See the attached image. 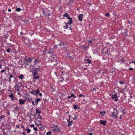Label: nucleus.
I'll return each instance as SVG.
<instances>
[{
	"instance_id": "obj_1",
	"label": "nucleus",
	"mask_w": 135,
	"mask_h": 135,
	"mask_svg": "<svg viewBox=\"0 0 135 135\" xmlns=\"http://www.w3.org/2000/svg\"><path fill=\"white\" fill-rule=\"evenodd\" d=\"M64 17H68V19L69 20V23L71 26V25L72 23V19L71 18L69 17V15L68 13H65L63 16Z\"/></svg>"
},
{
	"instance_id": "obj_2",
	"label": "nucleus",
	"mask_w": 135,
	"mask_h": 135,
	"mask_svg": "<svg viewBox=\"0 0 135 135\" xmlns=\"http://www.w3.org/2000/svg\"><path fill=\"white\" fill-rule=\"evenodd\" d=\"M38 70V68H34L31 70V71L33 73V76H34V75H36L38 74L37 73V71Z\"/></svg>"
},
{
	"instance_id": "obj_3",
	"label": "nucleus",
	"mask_w": 135,
	"mask_h": 135,
	"mask_svg": "<svg viewBox=\"0 0 135 135\" xmlns=\"http://www.w3.org/2000/svg\"><path fill=\"white\" fill-rule=\"evenodd\" d=\"M47 61L48 62H51V63H53L54 62H56V60L55 59L54 57L53 56H50L49 60Z\"/></svg>"
},
{
	"instance_id": "obj_4",
	"label": "nucleus",
	"mask_w": 135,
	"mask_h": 135,
	"mask_svg": "<svg viewBox=\"0 0 135 135\" xmlns=\"http://www.w3.org/2000/svg\"><path fill=\"white\" fill-rule=\"evenodd\" d=\"M32 59L31 57L29 58L26 57L24 60L25 61L31 63L32 61Z\"/></svg>"
},
{
	"instance_id": "obj_5",
	"label": "nucleus",
	"mask_w": 135,
	"mask_h": 135,
	"mask_svg": "<svg viewBox=\"0 0 135 135\" xmlns=\"http://www.w3.org/2000/svg\"><path fill=\"white\" fill-rule=\"evenodd\" d=\"M83 15L82 14L79 15L78 16V19L80 21H82L83 20Z\"/></svg>"
},
{
	"instance_id": "obj_6",
	"label": "nucleus",
	"mask_w": 135,
	"mask_h": 135,
	"mask_svg": "<svg viewBox=\"0 0 135 135\" xmlns=\"http://www.w3.org/2000/svg\"><path fill=\"white\" fill-rule=\"evenodd\" d=\"M99 123L100 124H102L104 126H105V124L107 123V122L105 120H101L100 121Z\"/></svg>"
},
{
	"instance_id": "obj_7",
	"label": "nucleus",
	"mask_w": 135,
	"mask_h": 135,
	"mask_svg": "<svg viewBox=\"0 0 135 135\" xmlns=\"http://www.w3.org/2000/svg\"><path fill=\"white\" fill-rule=\"evenodd\" d=\"M31 93L33 94H34L35 96H36V97H37L38 96V95L35 92V90H33L31 91H30V92Z\"/></svg>"
},
{
	"instance_id": "obj_8",
	"label": "nucleus",
	"mask_w": 135,
	"mask_h": 135,
	"mask_svg": "<svg viewBox=\"0 0 135 135\" xmlns=\"http://www.w3.org/2000/svg\"><path fill=\"white\" fill-rule=\"evenodd\" d=\"M67 120L68 122H69V123L68 124V127H70L71 126L72 124V121H71L70 120H69V119H67Z\"/></svg>"
},
{
	"instance_id": "obj_9",
	"label": "nucleus",
	"mask_w": 135,
	"mask_h": 135,
	"mask_svg": "<svg viewBox=\"0 0 135 135\" xmlns=\"http://www.w3.org/2000/svg\"><path fill=\"white\" fill-rule=\"evenodd\" d=\"M48 54H53L54 53V51L53 50H52L51 49H50L48 51Z\"/></svg>"
},
{
	"instance_id": "obj_10",
	"label": "nucleus",
	"mask_w": 135,
	"mask_h": 135,
	"mask_svg": "<svg viewBox=\"0 0 135 135\" xmlns=\"http://www.w3.org/2000/svg\"><path fill=\"white\" fill-rule=\"evenodd\" d=\"M19 104L21 105H22L24 104V102L21 99H19L18 100Z\"/></svg>"
},
{
	"instance_id": "obj_11",
	"label": "nucleus",
	"mask_w": 135,
	"mask_h": 135,
	"mask_svg": "<svg viewBox=\"0 0 135 135\" xmlns=\"http://www.w3.org/2000/svg\"><path fill=\"white\" fill-rule=\"evenodd\" d=\"M43 14L45 16H49L50 15V14L49 13H46L45 11H43Z\"/></svg>"
},
{
	"instance_id": "obj_12",
	"label": "nucleus",
	"mask_w": 135,
	"mask_h": 135,
	"mask_svg": "<svg viewBox=\"0 0 135 135\" xmlns=\"http://www.w3.org/2000/svg\"><path fill=\"white\" fill-rule=\"evenodd\" d=\"M114 113L113 112L112 114V116H113V117L115 119H116L117 118V114L118 113H117V114H114Z\"/></svg>"
},
{
	"instance_id": "obj_13",
	"label": "nucleus",
	"mask_w": 135,
	"mask_h": 135,
	"mask_svg": "<svg viewBox=\"0 0 135 135\" xmlns=\"http://www.w3.org/2000/svg\"><path fill=\"white\" fill-rule=\"evenodd\" d=\"M9 97L12 98L11 100L13 101L15 97L13 95V94H11L9 95Z\"/></svg>"
},
{
	"instance_id": "obj_14",
	"label": "nucleus",
	"mask_w": 135,
	"mask_h": 135,
	"mask_svg": "<svg viewBox=\"0 0 135 135\" xmlns=\"http://www.w3.org/2000/svg\"><path fill=\"white\" fill-rule=\"evenodd\" d=\"M40 100V99L39 98H37L36 99V101L35 102V103L36 104V105H37L38 102Z\"/></svg>"
},
{
	"instance_id": "obj_15",
	"label": "nucleus",
	"mask_w": 135,
	"mask_h": 135,
	"mask_svg": "<svg viewBox=\"0 0 135 135\" xmlns=\"http://www.w3.org/2000/svg\"><path fill=\"white\" fill-rule=\"evenodd\" d=\"M48 51L47 50L45 49H44V50L43 51V52L44 55H45V53L48 52Z\"/></svg>"
},
{
	"instance_id": "obj_16",
	"label": "nucleus",
	"mask_w": 135,
	"mask_h": 135,
	"mask_svg": "<svg viewBox=\"0 0 135 135\" xmlns=\"http://www.w3.org/2000/svg\"><path fill=\"white\" fill-rule=\"evenodd\" d=\"M18 84H17L15 85L16 89L17 91H19V90L20 89V87H19V86L17 85Z\"/></svg>"
},
{
	"instance_id": "obj_17",
	"label": "nucleus",
	"mask_w": 135,
	"mask_h": 135,
	"mask_svg": "<svg viewBox=\"0 0 135 135\" xmlns=\"http://www.w3.org/2000/svg\"><path fill=\"white\" fill-rule=\"evenodd\" d=\"M25 68L27 69H30L31 68V65H27L25 66Z\"/></svg>"
},
{
	"instance_id": "obj_18",
	"label": "nucleus",
	"mask_w": 135,
	"mask_h": 135,
	"mask_svg": "<svg viewBox=\"0 0 135 135\" xmlns=\"http://www.w3.org/2000/svg\"><path fill=\"white\" fill-rule=\"evenodd\" d=\"M73 108L74 109H79V107L78 108V105H75L73 106Z\"/></svg>"
},
{
	"instance_id": "obj_19",
	"label": "nucleus",
	"mask_w": 135,
	"mask_h": 135,
	"mask_svg": "<svg viewBox=\"0 0 135 135\" xmlns=\"http://www.w3.org/2000/svg\"><path fill=\"white\" fill-rule=\"evenodd\" d=\"M33 77L34 79H38L39 78V77L38 76L34 75V76H33Z\"/></svg>"
},
{
	"instance_id": "obj_20",
	"label": "nucleus",
	"mask_w": 135,
	"mask_h": 135,
	"mask_svg": "<svg viewBox=\"0 0 135 135\" xmlns=\"http://www.w3.org/2000/svg\"><path fill=\"white\" fill-rule=\"evenodd\" d=\"M27 98L28 99H27V100L29 102H30L32 101V99L31 97H30L29 98Z\"/></svg>"
},
{
	"instance_id": "obj_21",
	"label": "nucleus",
	"mask_w": 135,
	"mask_h": 135,
	"mask_svg": "<svg viewBox=\"0 0 135 135\" xmlns=\"http://www.w3.org/2000/svg\"><path fill=\"white\" fill-rule=\"evenodd\" d=\"M117 98V95L116 94H115L112 97V98L114 99L115 98Z\"/></svg>"
},
{
	"instance_id": "obj_22",
	"label": "nucleus",
	"mask_w": 135,
	"mask_h": 135,
	"mask_svg": "<svg viewBox=\"0 0 135 135\" xmlns=\"http://www.w3.org/2000/svg\"><path fill=\"white\" fill-rule=\"evenodd\" d=\"M24 76L22 74H21L19 75V78L20 79H22L23 78Z\"/></svg>"
},
{
	"instance_id": "obj_23",
	"label": "nucleus",
	"mask_w": 135,
	"mask_h": 135,
	"mask_svg": "<svg viewBox=\"0 0 135 135\" xmlns=\"http://www.w3.org/2000/svg\"><path fill=\"white\" fill-rule=\"evenodd\" d=\"M100 114L102 115H104L105 114V112L104 111H101L100 112Z\"/></svg>"
},
{
	"instance_id": "obj_24",
	"label": "nucleus",
	"mask_w": 135,
	"mask_h": 135,
	"mask_svg": "<svg viewBox=\"0 0 135 135\" xmlns=\"http://www.w3.org/2000/svg\"><path fill=\"white\" fill-rule=\"evenodd\" d=\"M39 62H40L37 59H35V62H34V64H36V62H37L38 63H39Z\"/></svg>"
},
{
	"instance_id": "obj_25",
	"label": "nucleus",
	"mask_w": 135,
	"mask_h": 135,
	"mask_svg": "<svg viewBox=\"0 0 135 135\" xmlns=\"http://www.w3.org/2000/svg\"><path fill=\"white\" fill-rule=\"evenodd\" d=\"M36 113L38 114H40L41 113V111L38 109H36Z\"/></svg>"
},
{
	"instance_id": "obj_26",
	"label": "nucleus",
	"mask_w": 135,
	"mask_h": 135,
	"mask_svg": "<svg viewBox=\"0 0 135 135\" xmlns=\"http://www.w3.org/2000/svg\"><path fill=\"white\" fill-rule=\"evenodd\" d=\"M30 95L28 94H26V99H27V98H29L30 97Z\"/></svg>"
},
{
	"instance_id": "obj_27",
	"label": "nucleus",
	"mask_w": 135,
	"mask_h": 135,
	"mask_svg": "<svg viewBox=\"0 0 135 135\" xmlns=\"http://www.w3.org/2000/svg\"><path fill=\"white\" fill-rule=\"evenodd\" d=\"M21 10V9L20 8H18L16 9V11L17 12H20Z\"/></svg>"
},
{
	"instance_id": "obj_28",
	"label": "nucleus",
	"mask_w": 135,
	"mask_h": 135,
	"mask_svg": "<svg viewBox=\"0 0 135 135\" xmlns=\"http://www.w3.org/2000/svg\"><path fill=\"white\" fill-rule=\"evenodd\" d=\"M86 61H87L89 64H90L91 63V61L89 59H87Z\"/></svg>"
},
{
	"instance_id": "obj_29",
	"label": "nucleus",
	"mask_w": 135,
	"mask_h": 135,
	"mask_svg": "<svg viewBox=\"0 0 135 135\" xmlns=\"http://www.w3.org/2000/svg\"><path fill=\"white\" fill-rule=\"evenodd\" d=\"M24 64L25 65V66L30 65L26 61H25V62H24Z\"/></svg>"
},
{
	"instance_id": "obj_30",
	"label": "nucleus",
	"mask_w": 135,
	"mask_h": 135,
	"mask_svg": "<svg viewBox=\"0 0 135 135\" xmlns=\"http://www.w3.org/2000/svg\"><path fill=\"white\" fill-rule=\"evenodd\" d=\"M70 96L71 97H73L74 98H76V96L74 95V94L73 93H71Z\"/></svg>"
},
{
	"instance_id": "obj_31",
	"label": "nucleus",
	"mask_w": 135,
	"mask_h": 135,
	"mask_svg": "<svg viewBox=\"0 0 135 135\" xmlns=\"http://www.w3.org/2000/svg\"><path fill=\"white\" fill-rule=\"evenodd\" d=\"M57 126L56 125H54L52 126V128H54L55 129L57 128Z\"/></svg>"
},
{
	"instance_id": "obj_32",
	"label": "nucleus",
	"mask_w": 135,
	"mask_h": 135,
	"mask_svg": "<svg viewBox=\"0 0 135 135\" xmlns=\"http://www.w3.org/2000/svg\"><path fill=\"white\" fill-rule=\"evenodd\" d=\"M65 45V44L64 42H61L60 44H59V45L60 46H62V45Z\"/></svg>"
},
{
	"instance_id": "obj_33",
	"label": "nucleus",
	"mask_w": 135,
	"mask_h": 135,
	"mask_svg": "<svg viewBox=\"0 0 135 135\" xmlns=\"http://www.w3.org/2000/svg\"><path fill=\"white\" fill-rule=\"evenodd\" d=\"M109 15V13H106L105 15V16L107 17H108Z\"/></svg>"
},
{
	"instance_id": "obj_34",
	"label": "nucleus",
	"mask_w": 135,
	"mask_h": 135,
	"mask_svg": "<svg viewBox=\"0 0 135 135\" xmlns=\"http://www.w3.org/2000/svg\"><path fill=\"white\" fill-rule=\"evenodd\" d=\"M87 41L90 44H92V43L93 42L92 40H88Z\"/></svg>"
},
{
	"instance_id": "obj_35",
	"label": "nucleus",
	"mask_w": 135,
	"mask_h": 135,
	"mask_svg": "<svg viewBox=\"0 0 135 135\" xmlns=\"http://www.w3.org/2000/svg\"><path fill=\"white\" fill-rule=\"evenodd\" d=\"M51 131H49L47 132L46 133L47 135H50L51 133Z\"/></svg>"
},
{
	"instance_id": "obj_36",
	"label": "nucleus",
	"mask_w": 135,
	"mask_h": 135,
	"mask_svg": "<svg viewBox=\"0 0 135 135\" xmlns=\"http://www.w3.org/2000/svg\"><path fill=\"white\" fill-rule=\"evenodd\" d=\"M27 131L28 133H30L31 132V130L30 129L28 128L27 129Z\"/></svg>"
},
{
	"instance_id": "obj_37",
	"label": "nucleus",
	"mask_w": 135,
	"mask_h": 135,
	"mask_svg": "<svg viewBox=\"0 0 135 135\" xmlns=\"http://www.w3.org/2000/svg\"><path fill=\"white\" fill-rule=\"evenodd\" d=\"M18 107H15L14 108V110H15V111H16L18 110Z\"/></svg>"
},
{
	"instance_id": "obj_38",
	"label": "nucleus",
	"mask_w": 135,
	"mask_h": 135,
	"mask_svg": "<svg viewBox=\"0 0 135 135\" xmlns=\"http://www.w3.org/2000/svg\"><path fill=\"white\" fill-rule=\"evenodd\" d=\"M35 92L37 94H38L39 93V91L38 89H37L35 91Z\"/></svg>"
},
{
	"instance_id": "obj_39",
	"label": "nucleus",
	"mask_w": 135,
	"mask_h": 135,
	"mask_svg": "<svg viewBox=\"0 0 135 135\" xmlns=\"http://www.w3.org/2000/svg\"><path fill=\"white\" fill-rule=\"evenodd\" d=\"M85 45H82L81 46V47L82 48V49H84V48L85 47Z\"/></svg>"
},
{
	"instance_id": "obj_40",
	"label": "nucleus",
	"mask_w": 135,
	"mask_h": 135,
	"mask_svg": "<svg viewBox=\"0 0 135 135\" xmlns=\"http://www.w3.org/2000/svg\"><path fill=\"white\" fill-rule=\"evenodd\" d=\"M10 49L9 48L7 49L6 51L7 52H9L10 51Z\"/></svg>"
},
{
	"instance_id": "obj_41",
	"label": "nucleus",
	"mask_w": 135,
	"mask_h": 135,
	"mask_svg": "<svg viewBox=\"0 0 135 135\" xmlns=\"http://www.w3.org/2000/svg\"><path fill=\"white\" fill-rule=\"evenodd\" d=\"M119 83L121 84H124V82L122 81H120L119 82Z\"/></svg>"
},
{
	"instance_id": "obj_42",
	"label": "nucleus",
	"mask_w": 135,
	"mask_h": 135,
	"mask_svg": "<svg viewBox=\"0 0 135 135\" xmlns=\"http://www.w3.org/2000/svg\"><path fill=\"white\" fill-rule=\"evenodd\" d=\"M127 88V86L126 85L125 86V88L124 89H123L122 90H124L125 89H126Z\"/></svg>"
},
{
	"instance_id": "obj_43",
	"label": "nucleus",
	"mask_w": 135,
	"mask_h": 135,
	"mask_svg": "<svg viewBox=\"0 0 135 135\" xmlns=\"http://www.w3.org/2000/svg\"><path fill=\"white\" fill-rule=\"evenodd\" d=\"M68 25H66V26H64V27H65V28H64L65 29H67V28H68Z\"/></svg>"
},
{
	"instance_id": "obj_44",
	"label": "nucleus",
	"mask_w": 135,
	"mask_h": 135,
	"mask_svg": "<svg viewBox=\"0 0 135 135\" xmlns=\"http://www.w3.org/2000/svg\"><path fill=\"white\" fill-rule=\"evenodd\" d=\"M33 129L35 131H37V129L36 127H34Z\"/></svg>"
},
{
	"instance_id": "obj_45",
	"label": "nucleus",
	"mask_w": 135,
	"mask_h": 135,
	"mask_svg": "<svg viewBox=\"0 0 135 135\" xmlns=\"http://www.w3.org/2000/svg\"><path fill=\"white\" fill-rule=\"evenodd\" d=\"M56 130L59 132L60 131V129L59 128H56Z\"/></svg>"
},
{
	"instance_id": "obj_46",
	"label": "nucleus",
	"mask_w": 135,
	"mask_h": 135,
	"mask_svg": "<svg viewBox=\"0 0 135 135\" xmlns=\"http://www.w3.org/2000/svg\"><path fill=\"white\" fill-rule=\"evenodd\" d=\"M4 115H2V117L0 116V119H1L2 118H4Z\"/></svg>"
},
{
	"instance_id": "obj_47",
	"label": "nucleus",
	"mask_w": 135,
	"mask_h": 135,
	"mask_svg": "<svg viewBox=\"0 0 135 135\" xmlns=\"http://www.w3.org/2000/svg\"><path fill=\"white\" fill-rule=\"evenodd\" d=\"M42 118V117L41 116H38L37 117L38 118L40 119H41Z\"/></svg>"
},
{
	"instance_id": "obj_48",
	"label": "nucleus",
	"mask_w": 135,
	"mask_h": 135,
	"mask_svg": "<svg viewBox=\"0 0 135 135\" xmlns=\"http://www.w3.org/2000/svg\"><path fill=\"white\" fill-rule=\"evenodd\" d=\"M129 70H133V69L131 68H130L129 69Z\"/></svg>"
},
{
	"instance_id": "obj_49",
	"label": "nucleus",
	"mask_w": 135,
	"mask_h": 135,
	"mask_svg": "<svg viewBox=\"0 0 135 135\" xmlns=\"http://www.w3.org/2000/svg\"><path fill=\"white\" fill-rule=\"evenodd\" d=\"M30 127H34V124H32L30 126Z\"/></svg>"
},
{
	"instance_id": "obj_50",
	"label": "nucleus",
	"mask_w": 135,
	"mask_h": 135,
	"mask_svg": "<svg viewBox=\"0 0 135 135\" xmlns=\"http://www.w3.org/2000/svg\"><path fill=\"white\" fill-rule=\"evenodd\" d=\"M34 102L33 101H32V104L33 105H35V104H34Z\"/></svg>"
},
{
	"instance_id": "obj_51",
	"label": "nucleus",
	"mask_w": 135,
	"mask_h": 135,
	"mask_svg": "<svg viewBox=\"0 0 135 135\" xmlns=\"http://www.w3.org/2000/svg\"><path fill=\"white\" fill-rule=\"evenodd\" d=\"M73 2H74V1L73 0H70V1L69 2V3H70V2L73 3Z\"/></svg>"
},
{
	"instance_id": "obj_52",
	"label": "nucleus",
	"mask_w": 135,
	"mask_h": 135,
	"mask_svg": "<svg viewBox=\"0 0 135 135\" xmlns=\"http://www.w3.org/2000/svg\"><path fill=\"white\" fill-rule=\"evenodd\" d=\"M118 100V98H116V99H114V100L115 101H117V100Z\"/></svg>"
},
{
	"instance_id": "obj_53",
	"label": "nucleus",
	"mask_w": 135,
	"mask_h": 135,
	"mask_svg": "<svg viewBox=\"0 0 135 135\" xmlns=\"http://www.w3.org/2000/svg\"><path fill=\"white\" fill-rule=\"evenodd\" d=\"M5 71V70H2L1 72L2 73H3L4 71Z\"/></svg>"
},
{
	"instance_id": "obj_54",
	"label": "nucleus",
	"mask_w": 135,
	"mask_h": 135,
	"mask_svg": "<svg viewBox=\"0 0 135 135\" xmlns=\"http://www.w3.org/2000/svg\"><path fill=\"white\" fill-rule=\"evenodd\" d=\"M76 117L75 116L74 118H73V120H74L76 119Z\"/></svg>"
},
{
	"instance_id": "obj_55",
	"label": "nucleus",
	"mask_w": 135,
	"mask_h": 135,
	"mask_svg": "<svg viewBox=\"0 0 135 135\" xmlns=\"http://www.w3.org/2000/svg\"><path fill=\"white\" fill-rule=\"evenodd\" d=\"M88 46H85V47L84 48V49H87L88 48Z\"/></svg>"
},
{
	"instance_id": "obj_56",
	"label": "nucleus",
	"mask_w": 135,
	"mask_h": 135,
	"mask_svg": "<svg viewBox=\"0 0 135 135\" xmlns=\"http://www.w3.org/2000/svg\"><path fill=\"white\" fill-rule=\"evenodd\" d=\"M23 32H20V34L21 35H23Z\"/></svg>"
},
{
	"instance_id": "obj_57",
	"label": "nucleus",
	"mask_w": 135,
	"mask_h": 135,
	"mask_svg": "<svg viewBox=\"0 0 135 135\" xmlns=\"http://www.w3.org/2000/svg\"><path fill=\"white\" fill-rule=\"evenodd\" d=\"M82 96V95L81 94H80L79 96V97H81Z\"/></svg>"
},
{
	"instance_id": "obj_58",
	"label": "nucleus",
	"mask_w": 135,
	"mask_h": 135,
	"mask_svg": "<svg viewBox=\"0 0 135 135\" xmlns=\"http://www.w3.org/2000/svg\"><path fill=\"white\" fill-rule=\"evenodd\" d=\"M16 126L17 128H19L20 127L18 125H16Z\"/></svg>"
},
{
	"instance_id": "obj_59",
	"label": "nucleus",
	"mask_w": 135,
	"mask_h": 135,
	"mask_svg": "<svg viewBox=\"0 0 135 135\" xmlns=\"http://www.w3.org/2000/svg\"><path fill=\"white\" fill-rule=\"evenodd\" d=\"M56 128H55V129L54 128L53 129L52 131H56Z\"/></svg>"
},
{
	"instance_id": "obj_60",
	"label": "nucleus",
	"mask_w": 135,
	"mask_h": 135,
	"mask_svg": "<svg viewBox=\"0 0 135 135\" xmlns=\"http://www.w3.org/2000/svg\"><path fill=\"white\" fill-rule=\"evenodd\" d=\"M8 12H10L11 11V9H8Z\"/></svg>"
},
{
	"instance_id": "obj_61",
	"label": "nucleus",
	"mask_w": 135,
	"mask_h": 135,
	"mask_svg": "<svg viewBox=\"0 0 135 135\" xmlns=\"http://www.w3.org/2000/svg\"><path fill=\"white\" fill-rule=\"evenodd\" d=\"M13 77V76L12 75H10V78H11Z\"/></svg>"
},
{
	"instance_id": "obj_62",
	"label": "nucleus",
	"mask_w": 135,
	"mask_h": 135,
	"mask_svg": "<svg viewBox=\"0 0 135 135\" xmlns=\"http://www.w3.org/2000/svg\"><path fill=\"white\" fill-rule=\"evenodd\" d=\"M39 95L41 97L42 95V94L41 93H39Z\"/></svg>"
},
{
	"instance_id": "obj_63",
	"label": "nucleus",
	"mask_w": 135,
	"mask_h": 135,
	"mask_svg": "<svg viewBox=\"0 0 135 135\" xmlns=\"http://www.w3.org/2000/svg\"><path fill=\"white\" fill-rule=\"evenodd\" d=\"M89 135H93V133H90L89 134Z\"/></svg>"
},
{
	"instance_id": "obj_64",
	"label": "nucleus",
	"mask_w": 135,
	"mask_h": 135,
	"mask_svg": "<svg viewBox=\"0 0 135 135\" xmlns=\"http://www.w3.org/2000/svg\"><path fill=\"white\" fill-rule=\"evenodd\" d=\"M95 90V89L94 88H93V89L92 90L93 91H94Z\"/></svg>"
}]
</instances>
